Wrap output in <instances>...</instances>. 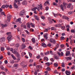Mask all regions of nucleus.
<instances>
[{"instance_id":"obj_47","label":"nucleus","mask_w":75,"mask_h":75,"mask_svg":"<svg viewBox=\"0 0 75 75\" xmlns=\"http://www.w3.org/2000/svg\"><path fill=\"white\" fill-rule=\"evenodd\" d=\"M28 53L29 54V56H30V57H32V54L30 53V52H28Z\"/></svg>"},{"instance_id":"obj_39","label":"nucleus","mask_w":75,"mask_h":75,"mask_svg":"<svg viewBox=\"0 0 75 75\" xmlns=\"http://www.w3.org/2000/svg\"><path fill=\"white\" fill-rule=\"evenodd\" d=\"M5 7H6V5H4L2 6L1 8H5Z\"/></svg>"},{"instance_id":"obj_23","label":"nucleus","mask_w":75,"mask_h":75,"mask_svg":"<svg viewBox=\"0 0 75 75\" xmlns=\"http://www.w3.org/2000/svg\"><path fill=\"white\" fill-rule=\"evenodd\" d=\"M54 58H55V59H58L59 58L58 57L55 55H54Z\"/></svg>"},{"instance_id":"obj_44","label":"nucleus","mask_w":75,"mask_h":75,"mask_svg":"<svg viewBox=\"0 0 75 75\" xmlns=\"http://www.w3.org/2000/svg\"><path fill=\"white\" fill-rule=\"evenodd\" d=\"M4 63L5 64H8V61L7 60H5L4 61Z\"/></svg>"},{"instance_id":"obj_27","label":"nucleus","mask_w":75,"mask_h":75,"mask_svg":"<svg viewBox=\"0 0 75 75\" xmlns=\"http://www.w3.org/2000/svg\"><path fill=\"white\" fill-rule=\"evenodd\" d=\"M1 51H4V47H1Z\"/></svg>"},{"instance_id":"obj_42","label":"nucleus","mask_w":75,"mask_h":75,"mask_svg":"<svg viewBox=\"0 0 75 75\" xmlns=\"http://www.w3.org/2000/svg\"><path fill=\"white\" fill-rule=\"evenodd\" d=\"M61 28H62V29L63 30H64V28H65V26H61Z\"/></svg>"},{"instance_id":"obj_63","label":"nucleus","mask_w":75,"mask_h":75,"mask_svg":"<svg viewBox=\"0 0 75 75\" xmlns=\"http://www.w3.org/2000/svg\"><path fill=\"white\" fill-rule=\"evenodd\" d=\"M7 54L8 55H10V52H8Z\"/></svg>"},{"instance_id":"obj_14","label":"nucleus","mask_w":75,"mask_h":75,"mask_svg":"<svg viewBox=\"0 0 75 75\" xmlns=\"http://www.w3.org/2000/svg\"><path fill=\"white\" fill-rule=\"evenodd\" d=\"M66 59L67 60H71L72 59V57H68L66 58Z\"/></svg>"},{"instance_id":"obj_5","label":"nucleus","mask_w":75,"mask_h":75,"mask_svg":"<svg viewBox=\"0 0 75 75\" xmlns=\"http://www.w3.org/2000/svg\"><path fill=\"white\" fill-rule=\"evenodd\" d=\"M6 39L5 38H2L0 39V41L1 42H3L5 41Z\"/></svg>"},{"instance_id":"obj_21","label":"nucleus","mask_w":75,"mask_h":75,"mask_svg":"<svg viewBox=\"0 0 75 75\" xmlns=\"http://www.w3.org/2000/svg\"><path fill=\"white\" fill-rule=\"evenodd\" d=\"M27 27H28V28L29 29H30V28H31V27H30V24L29 23H28L27 24Z\"/></svg>"},{"instance_id":"obj_17","label":"nucleus","mask_w":75,"mask_h":75,"mask_svg":"<svg viewBox=\"0 0 75 75\" xmlns=\"http://www.w3.org/2000/svg\"><path fill=\"white\" fill-rule=\"evenodd\" d=\"M11 56L12 58H13V59L14 60L16 59V58L13 54H11Z\"/></svg>"},{"instance_id":"obj_2","label":"nucleus","mask_w":75,"mask_h":75,"mask_svg":"<svg viewBox=\"0 0 75 75\" xmlns=\"http://www.w3.org/2000/svg\"><path fill=\"white\" fill-rule=\"evenodd\" d=\"M63 5V6L62 4L61 5L60 8L62 11H64V9H66V4L64 3Z\"/></svg>"},{"instance_id":"obj_34","label":"nucleus","mask_w":75,"mask_h":75,"mask_svg":"<svg viewBox=\"0 0 75 75\" xmlns=\"http://www.w3.org/2000/svg\"><path fill=\"white\" fill-rule=\"evenodd\" d=\"M20 46V45L19 44H16L15 45V47H18Z\"/></svg>"},{"instance_id":"obj_36","label":"nucleus","mask_w":75,"mask_h":75,"mask_svg":"<svg viewBox=\"0 0 75 75\" xmlns=\"http://www.w3.org/2000/svg\"><path fill=\"white\" fill-rule=\"evenodd\" d=\"M11 16L9 15L8 16V19H9L10 20L11 19Z\"/></svg>"},{"instance_id":"obj_16","label":"nucleus","mask_w":75,"mask_h":75,"mask_svg":"<svg viewBox=\"0 0 75 75\" xmlns=\"http://www.w3.org/2000/svg\"><path fill=\"white\" fill-rule=\"evenodd\" d=\"M32 41L33 43H35V40L34 38H33L32 39Z\"/></svg>"},{"instance_id":"obj_30","label":"nucleus","mask_w":75,"mask_h":75,"mask_svg":"<svg viewBox=\"0 0 75 75\" xmlns=\"http://www.w3.org/2000/svg\"><path fill=\"white\" fill-rule=\"evenodd\" d=\"M62 66L63 68H64L65 67V64H64V63H62Z\"/></svg>"},{"instance_id":"obj_10","label":"nucleus","mask_w":75,"mask_h":75,"mask_svg":"<svg viewBox=\"0 0 75 75\" xmlns=\"http://www.w3.org/2000/svg\"><path fill=\"white\" fill-rule=\"evenodd\" d=\"M22 4L23 5H27V2L26 1H23L22 2Z\"/></svg>"},{"instance_id":"obj_37","label":"nucleus","mask_w":75,"mask_h":75,"mask_svg":"<svg viewBox=\"0 0 75 75\" xmlns=\"http://www.w3.org/2000/svg\"><path fill=\"white\" fill-rule=\"evenodd\" d=\"M61 40H65V38H64V36H62L61 37Z\"/></svg>"},{"instance_id":"obj_33","label":"nucleus","mask_w":75,"mask_h":75,"mask_svg":"<svg viewBox=\"0 0 75 75\" xmlns=\"http://www.w3.org/2000/svg\"><path fill=\"white\" fill-rule=\"evenodd\" d=\"M51 45H52L51 44L49 43L47 45V47H51Z\"/></svg>"},{"instance_id":"obj_9","label":"nucleus","mask_w":75,"mask_h":75,"mask_svg":"<svg viewBox=\"0 0 75 75\" xmlns=\"http://www.w3.org/2000/svg\"><path fill=\"white\" fill-rule=\"evenodd\" d=\"M69 54H70V52L69 51H67L66 53V56H68Z\"/></svg>"},{"instance_id":"obj_55","label":"nucleus","mask_w":75,"mask_h":75,"mask_svg":"<svg viewBox=\"0 0 75 75\" xmlns=\"http://www.w3.org/2000/svg\"><path fill=\"white\" fill-rule=\"evenodd\" d=\"M5 7H6V8H8V7H9V5H5Z\"/></svg>"},{"instance_id":"obj_53","label":"nucleus","mask_w":75,"mask_h":75,"mask_svg":"<svg viewBox=\"0 0 75 75\" xmlns=\"http://www.w3.org/2000/svg\"><path fill=\"white\" fill-rule=\"evenodd\" d=\"M58 64L56 63H55L54 64V67H58Z\"/></svg>"},{"instance_id":"obj_20","label":"nucleus","mask_w":75,"mask_h":75,"mask_svg":"<svg viewBox=\"0 0 75 75\" xmlns=\"http://www.w3.org/2000/svg\"><path fill=\"white\" fill-rule=\"evenodd\" d=\"M24 55H26V53L25 52H23L21 53V56H22V57H24Z\"/></svg>"},{"instance_id":"obj_22","label":"nucleus","mask_w":75,"mask_h":75,"mask_svg":"<svg viewBox=\"0 0 75 75\" xmlns=\"http://www.w3.org/2000/svg\"><path fill=\"white\" fill-rule=\"evenodd\" d=\"M40 68H42V66L41 65H38L37 67V69H40Z\"/></svg>"},{"instance_id":"obj_60","label":"nucleus","mask_w":75,"mask_h":75,"mask_svg":"<svg viewBox=\"0 0 75 75\" xmlns=\"http://www.w3.org/2000/svg\"><path fill=\"white\" fill-rule=\"evenodd\" d=\"M50 60L51 61H52V62H54V59L52 58Z\"/></svg>"},{"instance_id":"obj_3","label":"nucleus","mask_w":75,"mask_h":75,"mask_svg":"<svg viewBox=\"0 0 75 75\" xmlns=\"http://www.w3.org/2000/svg\"><path fill=\"white\" fill-rule=\"evenodd\" d=\"M36 8L38 11L40 10V9L42 10V5L40 4V5H38L36 7Z\"/></svg>"},{"instance_id":"obj_58","label":"nucleus","mask_w":75,"mask_h":75,"mask_svg":"<svg viewBox=\"0 0 75 75\" xmlns=\"http://www.w3.org/2000/svg\"><path fill=\"white\" fill-rule=\"evenodd\" d=\"M41 18L42 19H43V20H44V19H45V17L43 16H41Z\"/></svg>"},{"instance_id":"obj_57","label":"nucleus","mask_w":75,"mask_h":75,"mask_svg":"<svg viewBox=\"0 0 75 75\" xmlns=\"http://www.w3.org/2000/svg\"><path fill=\"white\" fill-rule=\"evenodd\" d=\"M17 3V0H15L14 1V4H16Z\"/></svg>"},{"instance_id":"obj_49","label":"nucleus","mask_w":75,"mask_h":75,"mask_svg":"<svg viewBox=\"0 0 75 75\" xmlns=\"http://www.w3.org/2000/svg\"><path fill=\"white\" fill-rule=\"evenodd\" d=\"M25 32L27 33V34H30V32H29L27 30H25Z\"/></svg>"},{"instance_id":"obj_26","label":"nucleus","mask_w":75,"mask_h":75,"mask_svg":"<svg viewBox=\"0 0 75 75\" xmlns=\"http://www.w3.org/2000/svg\"><path fill=\"white\" fill-rule=\"evenodd\" d=\"M69 15H72L73 14V11H70L69 12Z\"/></svg>"},{"instance_id":"obj_38","label":"nucleus","mask_w":75,"mask_h":75,"mask_svg":"<svg viewBox=\"0 0 75 75\" xmlns=\"http://www.w3.org/2000/svg\"><path fill=\"white\" fill-rule=\"evenodd\" d=\"M52 30H56V28H55L52 27L51 28Z\"/></svg>"},{"instance_id":"obj_4","label":"nucleus","mask_w":75,"mask_h":75,"mask_svg":"<svg viewBox=\"0 0 75 75\" xmlns=\"http://www.w3.org/2000/svg\"><path fill=\"white\" fill-rule=\"evenodd\" d=\"M25 13V12L24 11L22 10L20 12V13L19 14V16H21V17H23Z\"/></svg>"},{"instance_id":"obj_59","label":"nucleus","mask_w":75,"mask_h":75,"mask_svg":"<svg viewBox=\"0 0 75 75\" xmlns=\"http://www.w3.org/2000/svg\"><path fill=\"white\" fill-rule=\"evenodd\" d=\"M9 8L10 9H11V8H12V5H10L9 6Z\"/></svg>"},{"instance_id":"obj_13","label":"nucleus","mask_w":75,"mask_h":75,"mask_svg":"<svg viewBox=\"0 0 75 75\" xmlns=\"http://www.w3.org/2000/svg\"><path fill=\"white\" fill-rule=\"evenodd\" d=\"M13 6H14V7L16 8H18V6H17L16 4H14Z\"/></svg>"},{"instance_id":"obj_1","label":"nucleus","mask_w":75,"mask_h":75,"mask_svg":"<svg viewBox=\"0 0 75 75\" xmlns=\"http://www.w3.org/2000/svg\"><path fill=\"white\" fill-rule=\"evenodd\" d=\"M6 34H7L8 35L7 38V40H8V41H10L11 40V38L12 37V36L11 35V33L7 32L6 33Z\"/></svg>"},{"instance_id":"obj_62","label":"nucleus","mask_w":75,"mask_h":75,"mask_svg":"<svg viewBox=\"0 0 75 75\" xmlns=\"http://www.w3.org/2000/svg\"><path fill=\"white\" fill-rule=\"evenodd\" d=\"M1 73L2 74H3V75H6V73L4 72H1Z\"/></svg>"},{"instance_id":"obj_29","label":"nucleus","mask_w":75,"mask_h":75,"mask_svg":"<svg viewBox=\"0 0 75 75\" xmlns=\"http://www.w3.org/2000/svg\"><path fill=\"white\" fill-rule=\"evenodd\" d=\"M49 23L50 24H52L53 23V21H52V19L49 21Z\"/></svg>"},{"instance_id":"obj_54","label":"nucleus","mask_w":75,"mask_h":75,"mask_svg":"<svg viewBox=\"0 0 75 75\" xmlns=\"http://www.w3.org/2000/svg\"><path fill=\"white\" fill-rule=\"evenodd\" d=\"M22 47H26V46H25V45L24 44H23L22 45Z\"/></svg>"},{"instance_id":"obj_15","label":"nucleus","mask_w":75,"mask_h":75,"mask_svg":"<svg viewBox=\"0 0 75 75\" xmlns=\"http://www.w3.org/2000/svg\"><path fill=\"white\" fill-rule=\"evenodd\" d=\"M42 46L43 47H46V45L45 43L43 42L42 44Z\"/></svg>"},{"instance_id":"obj_6","label":"nucleus","mask_w":75,"mask_h":75,"mask_svg":"<svg viewBox=\"0 0 75 75\" xmlns=\"http://www.w3.org/2000/svg\"><path fill=\"white\" fill-rule=\"evenodd\" d=\"M1 25L2 26V27H3V28H4V27H6L7 26V24H3L1 23Z\"/></svg>"},{"instance_id":"obj_51","label":"nucleus","mask_w":75,"mask_h":75,"mask_svg":"<svg viewBox=\"0 0 75 75\" xmlns=\"http://www.w3.org/2000/svg\"><path fill=\"white\" fill-rule=\"evenodd\" d=\"M49 8L48 7V6H47L45 8V10H46V11L48 10Z\"/></svg>"},{"instance_id":"obj_50","label":"nucleus","mask_w":75,"mask_h":75,"mask_svg":"<svg viewBox=\"0 0 75 75\" xmlns=\"http://www.w3.org/2000/svg\"><path fill=\"white\" fill-rule=\"evenodd\" d=\"M22 40L23 42H25V39H24V38H22Z\"/></svg>"},{"instance_id":"obj_52","label":"nucleus","mask_w":75,"mask_h":75,"mask_svg":"<svg viewBox=\"0 0 75 75\" xmlns=\"http://www.w3.org/2000/svg\"><path fill=\"white\" fill-rule=\"evenodd\" d=\"M75 30H71V33H74V32H75Z\"/></svg>"},{"instance_id":"obj_40","label":"nucleus","mask_w":75,"mask_h":75,"mask_svg":"<svg viewBox=\"0 0 75 75\" xmlns=\"http://www.w3.org/2000/svg\"><path fill=\"white\" fill-rule=\"evenodd\" d=\"M1 14L4 15V16H6V15L5 14V13H4V12H2L1 13Z\"/></svg>"},{"instance_id":"obj_28","label":"nucleus","mask_w":75,"mask_h":75,"mask_svg":"<svg viewBox=\"0 0 75 75\" xmlns=\"http://www.w3.org/2000/svg\"><path fill=\"white\" fill-rule=\"evenodd\" d=\"M54 17H57V16H58V14L54 13Z\"/></svg>"},{"instance_id":"obj_43","label":"nucleus","mask_w":75,"mask_h":75,"mask_svg":"<svg viewBox=\"0 0 75 75\" xmlns=\"http://www.w3.org/2000/svg\"><path fill=\"white\" fill-rule=\"evenodd\" d=\"M53 4L54 6H58V4L55 2H54Z\"/></svg>"},{"instance_id":"obj_31","label":"nucleus","mask_w":75,"mask_h":75,"mask_svg":"<svg viewBox=\"0 0 75 75\" xmlns=\"http://www.w3.org/2000/svg\"><path fill=\"white\" fill-rule=\"evenodd\" d=\"M46 59V61H48V58L47 57H44V60Z\"/></svg>"},{"instance_id":"obj_32","label":"nucleus","mask_w":75,"mask_h":75,"mask_svg":"<svg viewBox=\"0 0 75 75\" xmlns=\"http://www.w3.org/2000/svg\"><path fill=\"white\" fill-rule=\"evenodd\" d=\"M45 64H46V65H47L48 66H50V62L46 63Z\"/></svg>"},{"instance_id":"obj_11","label":"nucleus","mask_w":75,"mask_h":75,"mask_svg":"<svg viewBox=\"0 0 75 75\" xmlns=\"http://www.w3.org/2000/svg\"><path fill=\"white\" fill-rule=\"evenodd\" d=\"M65 73L67 75H69L71 74V72L69 71H66Z\"/></svg>"},{"instance_id":"obj_7","label":"nucleus","mask_w":75,"mask_h":75,"mask_svg":"<svg viewBox=\"0 0 75 75\" xmlns=\"http://www.w3.org/2000/svg\"><path fill=\"white\" fill-rule=\"evenodd\" d=\"M34 17H35V19H36V20H38V21H39V17H38V16L34 15Z\"/></svg>"},{"instance_id":"obj_45","label":"nucleus","mask_w":75,"mask_h":75,"mask_svg":"<svg viewBox=\"0 0 75 75\" xmlns=\"http://www.w3.org/2000/svg\"><path fill=\"white\" fill-rule=\"evenodd\" d=\"M46 70L47 71H50L51 70V69H50V68L49 67H48L47 69H46Z\"/></svg>"},{"instance_id":"obj_46","label":"nucleus","mask_w":75,"mask_h":75,"mask_svg":"<svg viewBox=\"0 0 75 75\" xmlns=\"http://www.w3.org/2000/svg\"><path fill=\"white\" fill-rule=\"evenodd\" d=\"M37 9V7H35L33 9H32V11H35V10Z\"/></svg>"},{"instance_id":"obj_8","label":"nucleus","mask_w":75,"mask_h":75,"mask_svg":"<svg viewBox=\"0 0 75 75\" xmlns=\"http://www.w3.org/2000/svg\"><path fill=\"white\" fill-rule=\"evenodd\" d=\"M48 36V33H46L45 34L44 37L46 40H47L48 39V36Z\"/></svg>"},{"instance_id":"obj_18","label":"nucleus","mask_w":75,"mask_h":75,"mask_svg":"<svg viewBox=\"0 0 75 75\" xmlns=\"http://www.w3.org/2000/svg\"><path fill=\"white\" fill-rule=\"evenodd\" d=\"M20 21H21V18H18V19H17L16 20V22H20Z\"/></svg>"},{"instance_id":"obj_24","label":"nucleus","mask_w":75,"mask_h":75,"mask_svg":"<svg viewBox=\"0 0 75 75\" xmlns=\"http://www.w3.org/2000/svg\"><path fill=\"white\" fill-rule=\"evenodd\" d=\"M45 55H48V54H50V52H49V51H48L47 52H45Z\"/></svg>"},{"instance_id":"obj_35","label":"nucleus","mask_w":75,"mask_h":75,"mask_svg":"<svg viewBox=\"0 0 75 75\" xmlns=\"http://www.w3.org/2000/svg\"><path fill=\"white\" fill-rule=\"evenodd\" d=\"M12 52H13V54H16V50H13L12 51Z\"/></svg>"},{"instance_id":"obj_25","label":"nucleus","mask_w":75,"mask_h":75,"mask_svg":"<svg viewBox=\"0 0 75 75\" xmlns=\"http://www.w3.org/2000/svg\"><path fill=\"white\" fill-rule=\"evenodd\" d=\"M30 24L31 25L32 27H33V28H34V27H35L34 24H33V23H30Z\"/></svg>"},{"instance_id":"obj_64","label":"nucleus","mask_w":75,"mask_h":75,"mask_svg":"<svg viewBox=\"0 0 75 75\" xmlns=\"http://www.w3.org/2000/svg\"><path fill=\"white\" fill-rule=\"evenodd\" d=\"M72 35L70 36L69 37V40H71V38H72Z\"/></svg>"},{"instance_id":"obj_48","label":"nucleus","mask_w":75,"mask_h":75,"mask_svg":"<svg viewBox=\"0 0 75 75\" xmlns=\"http://www.w3.org/2000/svg\"><path fill=\"white\" fill-rule=\"evenodd\" d=\"M44 32H48V29L45 28L44 31Z\"/></svg>"},{"instance_id":"obj_19","label":"nucleus","mask_w":75,"mask_h":75,"mask_svg":"<svg viewBox=\"0 0 75 75\" xmlns=\"http://www.w3.org/2000/svg\"><path fill=\"white\" fill-rule=\"evenodd\" d=\"M50 41L51 42H55V40H54L53 39H51L50 40Z\"/></svg>"},{"instance_id":"obj_41","label":"nucleus","mask_w":75,"mask_h":75,"mask_svg":"<svg viewBox=\"0 0 75 75\" xmlns=\"http://www.w3.org/2000/svg\"><path fill=\"white\" fill-rule=\"evenodd\" d=\"M18 64H15L13 66L14 67H17L18 66Z\"/></svg>"},{"instance_id":"obj_56","label":"nucleus","mask_w":75,"mask_h":75,"mask_svg":"<svg viewBox=\"0 0 75 75\" xmlns=\"http://www.w3.org/2000/svg\"><path fill=\"white\" fill-rule=\"evenodd\" d=\"M33 59H31L30 60L29 62H30V63H32V62H33Z\"/></svg>"},{"instance_id":"obj_12","label":"nucleus","mask_w":75,"mask_h":75,"mask_svg":"<svg viewBox=\"0 0 75 75\" xmlns=\"http://www.w3.org/2000/svg\"><path fill=\"white\" fill-rule=\"evenodd\" d=\"M71 6H72L71 4V3H69V4H68L67 8H69L71 7Z\"/></svg>"},{"instance_id":"obj_61","label":"nucleus","mask_w":75,"mask_h":75,"mask_svg":"<svg viewBox=\"0 0 75 75\" xmlns=\"http://www.w3.org/2000/svg\"><path fill=\"white\" fill-rule=\"evenodd\" d=\"M52 21H54V23H57V21H56L54 19H52Z\"/></svg>"}]
</instances>
